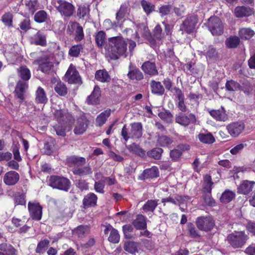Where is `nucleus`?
<instances>
[{
	"mask_svg": "<svg viewBox=\"0 0 255 255\" xmlns=\"http://www.w3.org/2000/svg\"><path fill=\"white\" fill-rule=\"evenodd\" d=\"M240 42V39L237 36H230L226 40V46L229 48L237 47Z\"/></svg>",
	"mask_w": 255,
	"mask_h": 255,
	"instance_id": "nucleus-40",
	"label": "nucleus"
},
{
	"mask_svg": "<svg viewBox=\"0 0 255 255\" xmlns=\"http://www.w3.org/2000/svg\"><path fill=\"white\" fill-rule=\"evenodd\" d=\"M213 183L211 181V177L209 175H206L204 177L203 191L206 193H211L212 186Z\"/></svg>",
	"mask_w": 255,
	"mask_h": 255,
	"instance_id": "nucleus-36",
	"label": "nucleus"
},
{
	"mask_svg": "<svg viewBox=\"0 0 255 255\" xmlns=\"http://www.w3.org/2000/svg\"><path fill=\"white\" fill-rule=\"evenodd\" d=\"M163 152L162 148L156 147L152 149L147 152L148 156L152 157L155 159H159Z\"/></svg>",
	"mask_w": 255,
	"mask_h": 255,
	"instance_id": "nucleus-46",
	"label": "nucleus"
},
{
	"mask_svg": "<svg viewBox=\"0 0 255 255\" xmlns=\"http://www.w3.org/2000/svg\"><path fill=\"white\" fill-rule=\"evenodd\" d=\"M95 40L97 46L99 48L102 47L106 40V34L103 31H99L95 36Z\"/></svg>",
	"mask_w": 255,
	"mask_h": 255,
	"instance_id": "nucleus-42",
	"label": "nucleus"
},
{
	"mask_svg": "<svg viewBox=\"0 0 255 255\" xmlns=\"http://www.w3.org/2000/svg\"><path fill=\"white\" fill-rule=\"evenodd\" d=\"M55 7L61 15L66 17L71 16L75 10L74 6L65 0H58Z\"/></svg>",
	"mask_w": 255,
	"mask_h": 255,
	"instance_id": "nucleus-5",
	"label": "nucleus"
},
{
	"mask_svg": "<svg viewBox=\"0 0 255 255\" xmlns=\"http://www.w3.org/2000/svg\"><path fill=\"white\" fill-rule=\"evenodd\" d=\"M173 140L172 138L166 135H161L158 136L157 139V143L161 146H167L172 143Z\"/></svg>",
	"mask_w": 255,
	"mask_h": 255,
	"instance_id": "nucleus-44",
	"label": "nucleus"
},
{
	"mask_svg": "<svg viewBox=\"0 0 255 255\" xmlns=\"http://www.w3.org/2000/svg\"><path fill=\"white\" fill-rule=\"evenodd\" d=\"M47 18L46 12L44 10H40L34 15V20L36 22L42 23L44 22Z\"/></svg>",
	"mask_w": 255,
	"mask_h": 255,
	"instance_id": "nucleus-50",
	"label": "nucleus"
},
{
	"mask_svg": "<svg viewBox=\"0 0 255 255\" xmlns=\"http://www.w3.org/2000/svg\"><path fill=\"white\" fill-rule=\"evenodd\" d=\"M88 126V120L85 117L79 118L74 129V132L76 134L83 133Z\"/></svg>",
	"mask_w": 255,
	"mask_h": 255,
	"instance_id": "nucleus-20",
	"label": "nucleus"
},
{
	"mask_svg": "<svg viewBox=\"0 0 255 255\" xmlns=\"http://www.w3.org/2000/svg\"><path fill=\"white\" fill-rule=\"evenodd\" d=\"M83 50V47L81 44L75 45L71 47L68 53L71 57H77Z\"/></svg>",
	"mask_w": 255,
	"mask_h": 255,
	"instance_id": "nucleus-41",
	"label": "nucleus"
},
{
	"mask_svg": "<svg viewBox=\"0 0 255 255\" xmlns=\"http://www.w3.org/2000/svg\"><path fill=\"white\" fill-rule=\"evenodd\" d=\"M128 150L140 156H144L145 152L138 145L133 143L128 146Z\"/></svg>",
	"mask_w": 255,
	"mask_h": 255,
	"instance_id": "nucleus-37",
	"label": "nucleus"
},
{
	"mask_svg": "<svg viewBox=\"0 0 255 255\" xmlns=\"http://www.w3.org/2000/svg\"><path fill=\"white\" fill-rule=\"evenodd\" d=\"M95 78L101 82H108L110 80L109 75L104 70L97 71L95 74Z\"/></svg>",
	"mask_w": 255,
	"mask_h": 255,
	"instance_id": "nucleus-35",
	"label": "nucleus"
},
{
	"mask_svg": "<svg viewBox=\"0 0 255 255\" xmlns=\"http://www.w3.org/2000/svg\"><path fill=\"white\" fill-rule=\"evenodd\" d=\"M105 234H109L108 237V241L111 243L116 244L119 243L120 239V236L118 231L114 229L111 225L106 226L104 230Z\"/></svg>",
	"mask_w": 255,
	"mask_h": 255,
	"instance_id": "nucleus-12",
	"label": "nucleus"
},
{
	"mask_svg": "<svg viewBox=\"0 0 255 255\" xmlns=\"http://www.w3.org/2000/svg\"><path fill=\"white\" fill-rule=\"evenodd\" d=\"M28 208L32 219L40 220L42 216V207L36 202H30L28 204Z\"/></svg>",
	"mask_w": 255,
	"mask_h": 255,
	"instance_id": "nucleus-9",
	"label": "nucleus"
},
{
	"mask_svg": "<svg viewBox=\"0 0 255 255\" xmlns=\"http://www.w3.org/2000/svg\"><path fill=\"white\" fill-rule=\"evenodd\" d=\"M141 69L145 74L151 76L157 75L158 73L155 63L149 61H145L143 63Z\"/></svg>",
	"mask_w": 255,
	"mask_h": 255,
	"instance_id": "nucleus-17",
	"label": "nucleus"
},
{
	"mask_svg": "<svg viewBox=\"0 0 255 255\" xmlns=\"http://www.w3.org/2000/svg\"><path fill=\"white\" fill-rule=\"evenodd\" d=\"M245 126L243 122L233 123L227 127L229 133L234 137L238 136L244 130Z\"/></svg>",
	"mask_w": 255,
	"mask_h": 255,
	"instance_id": "nucleus-10",
	"label": "nucleus"
},
{
	"mask_svg": "<svg viewBox=\"0 0 255 255\" xmlns=\"http://www.w3.org/2000/svg\"><path fill=\"white\" fill-rule=\"evenodd\" d=\"M171 6L169 5H164L159 8V12L162 16L168 14L171 10Z\"/></svg>",
	"mask_w": 255,
	"mask_h": 255,
	"instance_id": "nucleus-64",
	"label": "nucleus"
},
{
	"mask_svg": "<svg viewBox=\"0 0 255 255\" xmlns=\"http://www.w3.org/2000/svg\"><path fill=\"white\" fill-rule=\"evenodd\" d=\"M69 83L76 84L80 81V77L78 71L72 66H70L65 75Z\"/></svg>",
	"mask_w": 255,
	"mask_h": 255,
	"instance_id": "nucleus-13",
	"label": "nucleus"
},
{
	"mask_svg": "<svg viewBox=\"0 0 255 255\" xmlns=\"http://www.w3.org/2000/svg\"><path fill=\"white\" fill-rule=\"evenodd\" d=\"M140 4L144 12L147 14H149L154 10V5L149 1L145 0H142L140 2Z\"/></svg>",
	"mask_w": 255,
	"mask_h": 255,
	"instance_id": "nucleus-45",
	"label": "nucleus"
},
{
	"mask_svg": "<svg viewBox=\"0 0 255 255\" xmlns=\"http://www.w3.org/2000/svg\"><path fill=\"white\" fill-rule=\"evenodd\" d=\"M49 184L53 188L67 191L70 188L71 182L63 176L53 175L50 177Z\"/></svg>",
	"mask_w": 255,
	"mask_h": 255,
	"instance_id": "nucleus-3",
	"label": "nucleus"
},
{
	"mask_svg": "<svg viewBox=\"0 0 255 255\" xmlns=\"http://www.w3.org/2000/svg\"><path fill=\"white\" fill-rule=\"evenodd\" d=\"M205 24L214 35H220L223 33L222 20L216 16L209 18Z\"/></svg>",
	"mask_w": 255,
	"mask_h": 255,
	"instance_id": "nucleus-4",
	"label": "nucleus"
},
{
	"mask_svg": "<svg viewBox=\"0 0 255 255\" xmlns=\"http://www.w3.org/2000/svg\"><path fill=\"white\" fill-rule=\"evenodd\" d=\"M128 77L130 80H141L143 79V75L140 70L130 63L129 65V71Z\"/></svg>",
	"mask_w": 255,
	"mask_h": 255,
	"instance_id": "nucleus-19",
	"label": "nucleus"
},
{
	"mask_svg": "<svg viewBox=\"0 0 255 255\" xmlns=\"http://www.w3.org/2000/svg\"><path fill=\"white\" fill-rule=\"evenodd\" d=\"M223 113V108L222 107L221 110H211L209 111L210 115L216 120L219 121H222Z\"/></svg>",
	"mask_w": 255,
	"mask_h": 255,
	"instance_id": "nucleus-52",
	"label": "nucleus"
},
{
	"mask_svg": "<svg viewBox=\"0 0 255 255\" xmlns=\"http://www.w3.org/2000/svg\"><path fill=\"white\" fill-rule=\"evenodd\" d=\"M158 176V169L156 166H152L150 168L145 169L141 175L143 179L153 178Z\"/></svg>",
	"mask_w": 255,
	"mask_h": 255,
	"instance_id": "nucleus-27",
	"label": "nucleus"
},
{
	"mask_svg": "<svg viewBox=\"0 0 255 255\" xmlns=\"http://www.w3.org/2000/svg\"><path fill=\"white\" fill-rule=\"evenodd\" d=\"M17 75L22 81L27 82L31 77L29 69L26 66H21L17 69Z\"/></svg>",
	"mask_w": 255,
	"mask_h": 255,
	"instance_id": "nucleus-24",
	"label": "nucleus"
},
{
	"mask_svg": "<svg viewBox=\"0 0 255 255\" xmlns=\"http://www.w3.org/2000/svg\"><path fill=\"white\" fill-rule=\"evenodd\" d=\"M111 110H107L101 113L96 118V124L99 127H102L107 121L108 118L110 116Z\"/></svg>",
	"mask_w": 255,
	"mask_h": 255,
	"instance_id": "nucleus-33",
	"label": "nucleus"
},
{
	"mask_svg": "<svg viewBox=\"0 0 255 255\" xmlns=\"http://www.w3.org/2000/svg\"><path fill=\"white\" fill-rule=\"evenodd\" d=\"M79 26V24L76 22H69L68 25L67 32L70 35L73 34Z\"/></svg>",
	"mask_w": 255,
	"mask_h": 255,
	"instance_id": "nucleus-59",
	"label": "nucleus"
},
{
	"mask_svg": "<svg viewBox=\"0 0 255 255\" xmlns=\"http://www.w3.org/2000/svg\"><path fill=\"white\" fill-rule=\"evenodd\" d=\"M151 90L152 93L162 95L164 93V88L159 82H156L154 80L150 83Z\"/></svg>",
	"mask_w": 255,
	"mask_h": 255,
	"instance_id": "nucleus-29",
	"label": "nucleus"
},
{
	"mask_svg": "<svg viewBox=\"0 0 255 255\" xmlns=\"http://www.w3.org/2000/svg\"><path fill=\"white\" fill-rule=\"evenodd\" d=\"M37 1L35 0H28L25 1L26 8L28 10L29 14H32L36 10Z\"/></svg>",
	"mask_w": 255,
	"mask_h": 255,
	"instance_id": "nucleus-51",
	"label": "nucleus"
},
{
	"mask_svg": "<svg viewBox=\"0 0 255 255\" xmlns=\"http://www.w3.org/2000/svg\"><path fill=\"white\" fill-rule=\"evenodd\" d=\"M255 182L244 181L238 187V192L243 194H247L253 190Z\"/></svg>",
	"mask_w": 255,
	"mask_h": 255,
	"instance_id": "nucleus-22",
	"label": "nucleus"
},
{
	"mask_svg": "<svg viewBox=\"0 0 255 255\" xmlns=\"http://www.w3.org/2000/svg\"><path fill=\"white\" fill-rule=\"evenodd\" d=\"M187 233L191 238H195L200 237L194 225L191 223H188L187 225Z\"/></svg>",
	"mask_w": 255,
	"mask_h": 255,
	"instance_id": "nucleus-48",
	"label": "nucleus"
},
{
	"mask_svg": "<svg viewBox=\"0 0 255 255\" xmlns=\"http://www.w3.org/2000/svg\"><path fill=\"white\" fill-rule=\"evenodd\" d=\"M198 21L197 16L195 15H190L183 21L180 27L182 33L185 32L187 33L192 32Z\"/></svg>",
	"mask_w": 255,
	"mask_h": 255,
	"instance_id": "nucleus-8",
	"label": "nucleus"
},
{
	"mask_svg": "<svg viewBox=\"0 0 255 255\" xmlns=\"http://www.w3.org/2000/svg\"><path fill=\"white\" fill-rule=\"evenodd\" d=\"M28 87L27 82L19 80L15 88V93L17 98L23 101L24 99V94Z\"/></svg>",
	"mask_w": 255,
	"mask_h": 255,
	"instance_id": "nucleus-15",
	"label": "nucleus"
},
{
	"mask_svg": "<svg viewBox=\"0 0 255 255\" xmlns=\"http://www.w3.org/2000/svg\"><path fill=\"white\" fill-rule=\"evenodd\" d=\"M128 42L122 36L109 38L105 45L106 55L112 60H117L120 57L128 56Z\"/></svg>",
	"mask_w": 255,
	"mask_h": 255,
	"instance_id": "nucleus-1",
	"label": "nucleus"
},
{
	"mask_svg": "<svg viewBox=\"0 0 255 255\" xmlns=\"http://www.w3.org/2000/svg\"><path fill=\"white\" fill-rule=\"evenodd\" d=\"M35 102L37 104H46L48 101L46 94L43 88L39 87L35 92Z\"/></svg>",
	"mask_w": 255,
	"mask_h": 255,
	"instance_id": "nucleus-26",
	"label": "nucleus"
},
{
	"mask_svg": "<svg viewBox=\"0 0 255 255\" xmlns=\"http://www.w3.org/2000/svg\"><path fill=\"white\" fill-rule=\"evenodd\" d=\"M130 137L131 139L140 138L142 135V126L140 123H133L130 125Z\"/></svg>",
	"mask_w": 255,
	"mask_h": 255,
	"instance_id": "nucleus-16",
	"label": "nucleus"
},
{
	"mask_svg": "<svg viewBox=\"0 0 255 255\" xmlns=\"http://www.w3.org/2000/svg\"><path fill=\"white\" fill-rule=\"evenodd\" d=\"M235 197V193L227 190L224 191V204L229 203Z\"/></svg>",
	"mask_w": 255,
	"mask_h": 255,
	"instance_id": "nucleus-57",
	"label": "nucleus"
},
{
	"mask_svg": "<svg viewBox=\"0 0 255 255\" xmlns=\"http://www.w3.org/2000/svg\"><path fill=\"white\" fill-rule=\"evenodd\" d=\"M239 32L240 37L246 40L250 39L255 34L254 31L249 28H242Z\"/></svg>",
	"mask_w": 255,
	"mask_h": 255,
	"instance_id": "nucleus-38",
	"label": "nucleus"
},
{
	"mask_svg": "<svg viewBox=\"0 0 255 255\" xmlns=\"http://www.w3.org/2000/svg\"><path fill=\"white\" fill-rule=\"evenodd\" d=\"M56 134L59 136H64L66 135L65 127L62 125H57L54 127Z\"/></svg>",
	"mask_w": 255,
	"mask_h": 255,
	"instance_id": "nucleus-61",
	"label": "nucleus"
},
{
	"mask_svg": "<svg viewBox=\"0 0 255 255\" xmlns=\"http://www.w3.org/2000/svg\"><path fill=\"white\" fill-rule=\"evenodd\" d=\"M127 12V6L125 4L121 5L120 9L116 13V20L119 24V26H121L122 22L124 20L126 13Z\"/></svg>",
	"mask_w": 255,
	"mask_h": 255,
	"instance_id": "nucleus-34",
	"label": "nucleus"
},
{
	"mask_svg": "<svg viewBox=\"0 0 255 255\" xmlns=\"http://www.w3.org/2000/svg\"><path fill=\"white\" fill-rule=\"evenodd\" d=\"M0 250L5 252L7 255H16L15 250L11 246L5 243L0 245Z\"/></svg>",
	"mask_w": 255,
	"mask_h": 255,
	"instance_id": "nucleus-47",
	"label": "nucleus"
},
{
	"mask_svg": "<svg viewBox=\"0 0 255 255\" xmlns=\"http://www.w3.org/2000/svg\"><path fill=\"white\" fill-rule=\"evenodd\" d=\"M132 224L137 229L141 230L146 228L145 218L142 215H138L133 221Z\"/></svg>",
	"mask_w": 255,
	"mask_h": 255,
	"instance_id": "nucleus-31",
	"label": "nucleus"
},
{
	"mask_svg": "<svg viewBox=\"0 0 255 255\" xmlns=\"http://www.w3.org/2000/svg\"><path fill=\"white\" fill-rule=\"evenodd\" d=\"M53 56L50 54L46 53L42 57L37 59L35 62L39 65L41 70L44 73L48 72L53 67L51 60Z\"/></svg>",
	"mask_w": 255,
	"mask_h": 255,
	"instance_id": "nucleus-7",
	"label": "nucleus"
},
{
	"mask_svg": "<svg viewBox=\"0 0 255 255\" xmlns=\"http://www.w3.org/2000/svg\"><path fill=\"white\" fill-rule=\"evenodd\" d=\"M100 96V89L98 86H95L92 94L87 98V102L89 104H96L99 102Z\"/></svg>",
	"mask_w": 255,
	"mask_h": 255,
	"instance_id": "nucleus-25",
	"label": "nucleus"
},
{
	"mask_svg": "<svg viewBox=\"0 0 255 255\" xmlns=\"http://www.w3.org/2000/svg\"><path fill=\"white\" fill-rule=\"evenodd\" d=\"M98 197L93 193H89L85 195L83 199L84 208L86 209L97 205Z\"/></svg>",
	"mask_w": 255,
	"mask_h": 255,
	"instance_id": "nucleus-18",
	"label": "nucleus"
},
{
	"mask_svg": "<svg viewBox=\"0 0 255 255\" xmlns=\"http://www.w3.org/2000/svg\"><path fill=\"white\" fill-rule=\"evenodd\" d=\"M200 141L204 143L211 144L214 142L213 136L210 133L204 134L200 133L198 135Z\"/></svg>",
	"mask_w": 255,
	"mask_h": 255,
	"instance_id": "nucleus-43",
	"label": "nucleus"
},
{
	"mask_svg": "<svg viewBox=\"0 0 255 255\" xmlns=\"http://www.w3.org/2000/svg\"><path fill=\"white\" fill-rule=\"evenodd\" d=\"M31 42L35 45L45 46L46 44L45 36L38 31L31 37Z\"/></svg>",
	"mask_w": 255,
	"mask_h": 255,
	"instance_id": "nucleus-28",
	"label": "nucleus"
},
{
	"mask_svg": "<svg viewBox=\"0 0 255 255\" xmlns=\"http://www.w3.org/2000/svg\"><path fill=\"white\" fill-rule=\"evenodd\" d=\"M226 88L228 91H235L240 89V85L238 82L231 80L227 81Z\"/></svg>",
	"mask_w": 255,
	"mask_h": 255,
	"instance_id": "nucleus-49",
	"label": "nucleus"
},
{
	"mask_svg": "<svg viewBox=\"0 0 255 255\" xmlns=\"http://www.w3.org/2000/svg\"><path fill=\"white\" fill-rule=\"evenodd\" d=\"M89 5L84 4L83 5H80L77 10V15L81 18L84 17L87 14L89 13Z\"/></svg>",
	"mask_w": 255,
	"mask_h": 255,
	"instance_id": "nucleus-54",
	"label": "nucleus"
},
{
	"mask_svg": "<svg viewBox=\"0 0 255 255\" xmlns=\"http://www.w3.org/2000/svg\"><path fill=\"white\" fill-rule=\"evenodd\" d=\"M55 91L61 96H65L67 93L66 85L61 82H58L54 87Z\"/></svg>",
	"mask_w": 255,
	"mask_h": 255,
	"instance_id": "nucleus-39",
	"label": "nucleus"
},
{
	"mask_svg": "<svg viewBox=\"0 0 255 255\" xmlns=\"http://www.w3.org/2000/svg\"><path fill=\"white\" fill-rule=\"evenodd\" d=\"M2 21L7 26H10L12 24V15L9 12L5 13L1 18Z\"/></svg>",
	"mask_w": 255,
	"mask_h": 255,
	"instance_id": "nucleus-58",
	"label": "nucleus"
},
{
	"mask_svg": "<svg viewBox=\"0 0 255 255\" xmlns=\"http://www.w3.org/2000/svg\"><path fill=\"white\" fill-rule=\"evenodd\" d=\"M89 231V227L87 226H80L74 231L75 234L79 238H83L85 234Z\"/></svg>",
	"mask_w": 255,
	"mask_h": 255,
	"instance_id": "nucleus-53",
	"label": "nucleus"
},
{
	"mask_svg": "<svg viewBox=\"0 0 255 255\" xmlns=\"http://www.w3.org/2000/svg\"><path fill=\"white\" fill-rule=\"evenodd\" d=\"M73 173L76 175L84 176L91 175L93 173V171L90 166L75 167L73 169Z\"/></svg>",
	"mask_w": 255,
	"mask_h": 255,
	"instance_id": "nucleus-23",
	"label": "nucleus"
},
{
	"mask_svg": "<svg viewBox=\"0 0 255 255\" xmlns=\"http://www.w3.org/2000/svg\"><path fill=\"white\" fill-rule=\"evenodd\" d=\"M196 119L194 115L190 114L188 116L184 114H180L175 118V122L179 125L187 127L190 124L196 122Z\"/></svg>",
	"mask_w": 255,
	"mask_h": 255,
	"instance_id": "nucleus-11",
	"label": "nucleus"
},
{
	"mask_svg": "<svg viewBox=\"0 0 255 255\" xmlns=\"http://www.w3.org/2000/svg\"><path fill=\"white\" fill-rule=\"evenodd\" d=\"M206 55L209 58H213L218 56V52L216 51V49L212 46H210L208 47Z\"/></svg>",
	"mask_w": 255,
	"mask_h": 255,
	"instance_id": "nucleus-63",
	"label": "nucleus"
},
{
	"mask_svg": "<svg viewBox=\"0 0 255 255\" xmlns=\"http://www.w3.org/2000/svg\"><path fill=\"white\" fill-rule=\"evenodd\" d=\"M157 201L156 200H148L142 206L143 211L145 213L153 212L158 205Z\"/></svg>",
	"mask_w": 255,
	"mask_h": 255,
	"instance_id": "nucleus-32",
	"label": "nucleus"
},
{
	"mask_svg": "<svg viewBox=\"0 0 255 255\" xmlns=\"http://www.w3.org/2000/svg\"><path fill=\"white\" fill-rule=\"evenodd\" d=\"M19 180L18 173L14 171H10L6 172L3 176L4 183L8 186L14 185Z\"/></svg>",
	"mask_w": 255,
	"mask_h": 255,
	"instance_id": "nucleus-14",
	"label": "nucleus"
},
{
	"mask_svg": "<svg viewBox=\"0 0 255 255\" xmlns=\"http://www.w3.org/2000/svg\"><path fill=\"white\" fill-rule=\"evenodd\" d=\"M196 225L199 230L208 232L213 229L215 223L212 217L210 216H200L197 218Z\"/></svg>",
	"mask_w": 255,
	"mask_h": 255,
	"instance_id": "nucleus-6",
	"label": "nucleus"
},
{
	"mask_svg": "<svg viewBox=\"0 0 255 255\" xmlns=\"http://www.w3.org/2000/svg\"><path fill=\"white\" fill-rule=\"evenodd\" d=\"M237 17H247L252 14L253 11L251 8L245 6H237L234 11Z\"/></svg>",
	"mask_w": 255,
	"mask_h": 255,
	"instance_id": "nucleus-21",
	"label": "nucleus"
},
{
	"mask_svg": "<svg viewBox=\"0 0 255 255\" xmlns=\"http://www.w3.org/2000/svg\"><path fill=\"white\" fill-rule=\"evenodd\" d=\"M105 181L101 180L99 181H96L94 184V189L96 192L100 193L101 194L104 193V187H105Z\"/></svg>",
	"mask_w": 255,
	"mask_h": 255,
	"instance_id": "nucleus-56",
	"label": "nucleus"
},
{
	"mask_svg": "<svg viewBox=\"0 0 255 255\" xmlns=\"http://www.w3.org/2000/svg\"><path fill=\"white\" fill-rule=\"evenodd\" d=\"M75 36L74 38L76 41H79L83 39L84 38V33L82 27L80 25L75 32Z\"/></svg>",
	"mask_w": 255,
	"mask_h": 255,
	"instance_id": "nucleus-62",
	"label": "nucleus"
},
{
	"mask_svg": "<svg viewBox=\"0 0 255 255\" xmlns=\"http://www.w3.org/2000/svg\"><path fill=\"white\" fill-rule=\"evenodd\" d=\"M249 239L245 232H235L229 234L227 238L229 244L234 248H242Z\"/></svg>",
	"mask_w": 255,
	"mask_h": 255,
	"instance_id": "nucleus-2",
	"label": "nucleus"
},
{
	"mask_svg": "<svg viewBox=\"0 0 255 255\" xmlns=\"http://www.w3.org/2000/svg\"><path fill=\"white\" fill-rule=\"evenodd\" d=\"M49 242L47 240H44L39 242L36 248V252L38 253H42L43 250L48 246Z\"/></svg>",
	"mask_w": 255,
	"mask_h": 255,
	"instance_id": "nucleus-60",
	"label": "nucleus"
},
{
	"mask_svg": "<svg viewBox=\"0 0 255 255\" xmlns=\"http://www.w3.org/2000/svg\"><path fill=\"white\" fill-rule=\"evenodd\" d=\"M70 161L77 166V167H80L86 163V159L82 157L72 156L70 157Z\"/></svg>",
	"mask_w": 255,
	"mask_h": 255,
	"instance_id": "nucleus-55",
	"label": "nucleus"
},
{
	"mask_svg": "<svg viewBox=\"0 0 255 255\" xmlns=\"http://www.w3.org/2000/svg\"><path fill=\"white\" fill-rule=\"evenodd\" d=\"M139 248V244L134 242L128 241L126 242L124 245V250L131 254H135L138 253Z\"/></svg>",
	"mask_w": 255,
	"mask_h": 255,
	"instance_id": "nucleus-30",
	"label": "nucleus"
}]
</instances>
